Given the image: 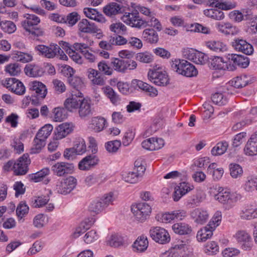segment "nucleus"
<instances>
[{
    "instance_id": "34",
    "label": "nucleus",
    "mask_w": 257,
    "mask_h": 257,
    "mask_svg": "<svg viewBox=\"0 0 257 257\" xmlns=\"http://www.w3.org/2000/svg\"><path fill=\"white\" fill-rule=\"evenodd\" d=\"M106 123V119L102 117H94L92 118L90 124V127L95 132L99 133L102 131Z\"/></svg>"
},
{
    "instance_id": "29",
    "label": "nucleus",
    "mask_w": 257,
    "mask_h": 257,
    "mask_svg": "<svg viewBox=\"0 0 257 257\" xmlns=\"http://www.w3.org/2000/svg\"><path fill=\"white\" fill-rule=\"evenodd\" d=\"M143 39L147 43L154 44L158 42L159 36L157 32L152 28L145 29L142 33Z\"/></svg>"
},
{
    "instance_id": "28",
    "label": "nucleus",
    "mask_w": 257,
    "mask_h": 257,
    "mask_svg": "<svg viewBox=\"0 0 257 257\" xmlns=\"http://www.w3.org/2000/svg\"><path fill=\"white\" fill-rule=\"evenodd\" d=\"M83 12L86 17L95 20L97 22L104 23L106 21L104 16L101 14H100L96 9L85 8L84 9Z\"/></svg>"
},
{
    "instance_id": "4",
    "label": "nucleus",
    "mask_w": 257,
    "mask_h": 257,
    "mask_svg": "<svg viewBox=\"0 0 257 257\" xmlns=\"http://www.w3.org/2000/svg\"><path fill=\"white\" fill-rule=\"evenodd\" d=\"M40 20L39 17L33 14H27L25 20L22 22L23 28L33 36H39L43 34L41 29L37 27Z\"/></svg>"
},
{
    "instance_id": "5",
    "label": "nucleus",
    "mask_w": 257,
    "mask_h": 257,
    "mask_svg": "<svg viewBox=\"0 0 257 257\" xmlns=\"http://www.w3.org/2000/svg\"><path fill=\"white\" fill-rule=\"evenodd\" d=\"M121 20L126 25L139 29L146 27V20L143 19L137 11L131 13L125 12L121 17Z\"/></svg>"
},
{
    "instance_id": "37",
    "label": "nucleus",
    "mask_w": 257,
    "mask_h": 257,
    "mask_svg": "<svg viewBox=\"0 0 257 257\" xmlns=\"http://www.w3.org/2000/svg\"><path fill=\"white\" fill-rule=\"evenodd\" d=\"M209 67L213 70H225L227 66L222 57L216 56L211 59Z\"/></svg>"
},
{
    "instance_id": "43",
    "label": "nucleus",
    "mask_w": 257,
    "mask_h": 257,
    "mask_svg": "<svg viewBox=\"0 0 257 257\" xmlns=\"http://www.w3.org/2000/svg\"><path fill=\"white\" fill-rule=\"evenodd\" d=\"M103 91L111 102L113 104H117L120 101V98L114 90L109 86H106L102 88Z\"/></svg>"
},
{
    "instance_id": "48",
    "label": "nucleus",
    "mask_w": 257,
    "mask_h": 257,
    "mask_svg": "<svg viewBox=\"0 0 257 257\" xmlns=\"http://www.w3.org/2000/svg\"><path fill=\"white\" fill-rule=\"evenodd\" d=\"M15 59L22 63H28L33 60V56L30 53L15 51L13 53Z\"/></svg>"
},
{
    "instance_id": "63",
    "label": "nucleus",
    "mask_w": 257,
    "mask_h": 257,
    "mask_svg": "<svg viewBox=\"0 0 257 257\" xmlns=\"http://www.w3.org/2000/svg\"><path fill=\"white\" fill-rule=\"evenodd\" d=\"M208 59V57L207 55L203 53L197 51L193 62L197 64L203 65L207 62Z\"/></svg>"
},
{
    "instance_id": "40",
    "label": "nucleus",
    "mask_w": 257,
    "mask_h": 257,
    "mask_svg": "<svg viewBox=\"0 0 257 257\" xmlns=\"http://www.w3.org/2000/svg\"><path fill=\"white\" fill-rule=\"evenodd\" d=\"M29 207L25 201H21L16 208V214L19 222H23L25 217L29 212Z\"/></svg>"
},
{
    "instance_id": "42",
    "label": "nucleus",
    "mask_w": 257,
    "mask_h": 257,
    "mask_svg": "<svg viewBox=\"0 0 257 257\" xmlns=\"http://www.w3.org/2000/svg\"><path fill=\"white\" fill-rule=\"evenodd\" d=\"M213 229L208 225L203 229L199 230L197 234V239L199 241H205L207 239L210 238L213 235Z\"/></svg>"
},
{
    "instance_id": "54",
    "label": "nucleus",
    "mask_w": 257,
    "mask_h": 257,
    "mask_svg": "<svg viewBox=\"0 0 257 257\" xmlns=\"http://www.w3.org/2000/svg\"><path fill=\"white\" fill-rule=\"evenodd\" d=\"M0 26L4 32L9 34L14 33L16 30L15 24L9 21L2 22L0 23Z\"/></svg>"
},
{
    "instance_id": "53",
    "label": "nucleus",
    "mask_w": 257,
    "mask_h": 257,
    "mask_svg": "<svg viewBox=\"0 0 257 257\" xmlns=\"http://www.w3.org/2000/svg\"><path fill=\"white\" fill-rule=\"evenodd\" d=\"M219 251V246L215 241H210L207 242L204 247V251L209 255H212L216 254Z\"/></svg>"
},
{
    "instance_id": "46",
    "label": "nucleus",
    "mask_w": 257,
    "mask_h": 257,
    "mask_svg": "<svg viewBox=\"0 0 257 257\" xmlns=\"http://www.w3.org/2000/svg\"><path fill=\"white\" fill-rule=\"evenodd\" d=\"M190 241L189 239L184 240L180 238H176L171 244V250H185L187 248V246Z\"/></svg>"
},
{
    "instance_id": "18",
    "label": "nucleus",
    "mask_w": 257,
    "mask_h": 257,
    "mask_svg": "<svg viewBox=\"0 0 257 257\" xmlns=\"http://www.w3.org/2000/svg\"><path fill=\"white\" fill-rule=\"evenodd\" d=\"M215 26L219 32L226 36L229 35H236L239 32L238 28L229 23L218 22L216 23Z\"/></svg>"
},
{
    "instance_id": "24",
    "label": "nucleus",
    "mask_w": 257,
    "mask_h": 257,
    "mask_svg": "<svg viewBox=\"0 0 257 257\" xmlns=\"http://www.w3.org/2000/svg\"><path fill=\"white\" fill-rule=\"evenodd\" d=\"M78 30L82 33L93 34L97 32V27L93 23H90L87 19H83L78 24Z\"/></svg>"
},
{
    "instance_id": "41",
    "label": "nucleus",
    "mask_w": 257,
    "mask_h": 257,
    "mask_svg": "<svg viewBox=\"0 0 257 257\" xmlns=\"http://www.w3.org/2000/svg\"><path fill=\"white\" fill-rule=\"evenodd\" d=\"M93 218H91V220L89 219H85L82 222L79 226L76 229L73 234L74 237L75 238L79 237L81 234L85 232L86 230L88 229L93 224Z\"/></svg>"
},
{
    "instance_id": "58",
    "label": "nucleus",
    "mask_w": 257,
    "mask_h": 257,
    "mask_svg": "<svg viewBox=\"0 0 257 257\" xmlns=\"http://www.w3.org/2000/svg\"><path fill=\"white\" fill-rule=\"evenodd\" d=\"M243 170L241 167L237 164H231L230 165V175L234 178L241 176Z\"/></svg>"
},
{
    "instance_id": "45",
    "label": "nucleus",
    "mask_w": 257,
    "mask_h": 257,
    "mask_svg": "<svg viewBox=\"0 0 257 257\" xmlns=\"http://www.w3.org/2000/svg\"><path fill=\"white\" fill-rule=\"evenodd\" d=\"M148 244L147 238L144 236H141L135 241L133 247L136 248L138 251L144 252L147 249Z\"/></svg>"
},
{
    "instance_id": "9",
    "label": "nucleus",
    "mask_w": 257,
    "mask_h": 257,
    "mask_svg": "<svg viewBox=\"0 0 257 257\" xmlns=\"http://www.w3.org/2000/svg\"><path fill=\"white\" fill-rule=\"evenodd\" d=\"M186 216V212L184 210H179L167 212L156 216L158 220L163 223H168L174 220H182Z\"/></svg>"
},
{
    "instance_id": "56",
    "label": "nucleus",
    "mask_w": 257,
    "mask_h": 257,
    "mask_svg": "<svg viewBox=\"0 0 257 257\" xmlns=\"http://www.w3.org/2000/svg\"><path fill=\"white\" fill-rule=\"evenodd\" d=\"M25 87L18 79H16L11 91L18 95H23L25 92Z\"/></svg>"
},
{
    "instance_id": "12",
    "label": "nucleus",
    "mask_w": 257,
    "mask_h": 257,
    "mask_svg": "<svg viewBox=\"0 0 257 257\" xmlns=\"http://www.w3.org/2000/svg\"><path fill=\"white\" fill-rule=\"evenodd\" d=\"M193 189L194 186L189 183L185 182L180 183L175 187L172 196L173 200L175 202L178 201L183 196Z\"/></svg>"
},
{
    "instance_id": "47",
    "label": "nucleus",
    "mask_w": 257,
    "mask_h": 257,
    "mask_svg": "<svg viewBox=\"0 0 257 257\" xmlns=\"http://www.w3.org/2000/svg\"><path fill=\"white\" fill-rule=\"evenodd\" d=\"M244 189L248 192L257 191V175L248 177L243 186Z\"/></svg>"
},
{
    "instance_id": "22",
    "label": "nucleus",
    "mask_w": 257,
    "mask_h": 257,
    "mask_svg": "<svg viewBox=\"0 0 257 257\" xmlns=\"http://www.w3.org/2000/svg\"><path fill=\"white\" fill-rule=\"evenodd\" d=\"M72 131V125L68 123L60 124L54 132V140H59L66 137Z\"/></svg>"
},
{
    "instance_id": "36",
    "label": "nucleus",
    "mask_w": 257,
    "mask_h": 257,
    "mask_svg": "<svg viewBox=\"0 0 257 257\" xmlns=\"http://www.w3.org/2000/svg\"><path fill=\"white\" fill-rule=\"evenodd\" d=\"M25 72L28 76L35 77L41 76L43 73V71L40 66L30 64L26 66Z\"/></svg>"
},
{
    "instance_id": "59",
    "label": "nucleus",
    "mask_w": 257,
    "mask_h": 257,
    "mask_svg": "<svg viewBox=\"0 0 257 257\" xmlns=\"http://www.w3.org/2000/svg\"><path fill=\"white\" fill-rule=\"evenodd\" d=\"M104 209L105 207L100 200L92 201L89 206V209L90 211L96 213H98Z\"/></svg>"
},
{
    "instance_id": "35",
    "label": "nucleus",
    "mask_w": 257,
    "mask_h": 257,
    "mask_svg": "<svg viewBox=\"0 0 257 257\" xmlns=\"http://www.w3.org/2000/svg\"><path fill=\"white\" fill-rule=\"evenodd\" d=\"M206 46L211 50L216 52H224L227 49L226 45L220 41H207Z\"/></svg>"
},
{
    "instance_id": "10",
    "label": "nucleus",
    "mask_w": 257,
    "mask_h": 257,
    "mask_svg": "<svg viewBox=\"0 0 257 257\" xmlns=\"http://www.w3.org/2000/svg\"><path fill=\"white\" fill-rule=\"evenodd\" d=\"M74 165L72 163L63 162H57L51 167L53 174L58 177H62L73 172Z\"/></svg>"
},
{
    "instance_id": "60",
    "label": "nucleus",
    "mask_w": 257,
    "mask_h": 257,
    "mask_svg": "<svg viewBox=\"0 0 257 257\" xmlns=\"http://www.w3.org/2000/svg\"><path fill=\"white\" fill-rule=\"evenodd\" d=\"M53 88L55 92L57 94H61L66 91V87L63 82L58 79L53 80Z\"/></svg>"
},
{
    "instance_id": "38",
    "label": "nucleus",
    "mask_w": 257,
    "mask_h": 257,
    "mask_svg": "<svg viewBox=\"0 0 257 257\" xmlns=\"http://www.w3.org/2000/svg\"><path fill=\"white\" fill-rule=\"evenodd\" d=\"M203 13L206 17L217 21L223 20L224 18V13L219 8L206 9Z\"/></svg>"
},
{
    "instance_id": "64",
    "label": "nucleus",
    "mask_w": 257,
    "mask_h": 257,
    "mask_svg": "<svg viewBox=\"0 0 257 257\" xmlns=\"http://www.w3.org/2000/svg\"><path fill=\"white\" fill-rule=\"evenodd\" d=\"M109 29L111 32L117 34H121L126 30V27L121 23L112 24Z\"/></svg>"
},
{
    "instance_id": "7",
    "label": "nucleus",
    "mask_w": 257,
    "mask_h": 257,
    "mask_svg": "<svg viewBox=\"0 0 257 257\" xmlns=\"http://www.w3.org/2000/svg\"><path fill=\"white\" fill-rule=\"evenodd\" d=\"M150 234L153 240L161 244L168 243L171 239L167 230L159 226L152 228L150 230Z\"/></svg>"
},
{
    "instance_id": "31",
    "label": "nucleus",
    "mask_w": 257,
    "mask_h": 257,
    "mask_svg": "<svg viewBox=\"0 0 257 257\" xmlns=\"http://www.w3.org/2000/svg\"><path fill=\"white\" fill-rule=\"evenodd\" d=\"M252 82L250 76L242 75L234 78L231 81V84L235 88H240L245 87L248 84L252 83Z\"/></svg>"
},
{
    "instance_id": "1",
    "label": "nucleus",
    "mask_w": 257,
    "mask_h": 257,
    "mask_svg": "<svg viewBox=\"0 0 257 257\" xmlns=\"http://www.w3.org/2000/svg\"><path fill=\"white\" fill-rule=\"evenodd\" d=\"M217 192L214 196V199L223 205L224 208L228 210L234 206L236 202L242 198L240 194L229 191L222 187H218Z\"/></svg>"
},
{
    "instance_id": "13",
    "label": "nucleus",
    "mask_w": 257,
    "mask_h": 257,
    "mask_svg": "<svg viewBox=\"0 0 257 257\" xmlns=\"http://www.w3.org/2000/svg\"><path fill=\"white\" fill-rule=\"evenodd\" d=\"M99 160L96 155L89 154L83 158L78 163V168L82 171H89L94 168Z\"/></svg>"
},
{
    "instance_id": "3",
    "label": "nucleus",
    "mask_w": 257,
    "mask_h": 257,
    "mask_svg": "<svg viewBox=\"0 0 257 257\" xmlns=\"http://www.w3.org/2000/svg\"><path fill=\"white\" fill-rule=\"evenodd\" d=\"M77 179L70 176L66 178L59 179L55 184V190L59 194L67 195L72 191L76 187Z\"/></svg>"
},
{
    "instance_id": "30",
    "label": "nucleus",
    "mask_w": 257,
    "mask_h": 257,
    "mask_svg": "<svg viewBox=\"0 0 257 257\" xmlns=\"http://www.w3.org/2000/svg\"><path fill=\"white\" fill-rule=\"evenodd\" d=\"M172 228L175 233L179 235H189L192 231L191 226L185 222L175 223Z\"/></svg>"
},
{
    "instance_id": "62",
    "label": "nucleus",
    "mask_w": 257,
    "mask_h": 257,
    "mask_svg": "<svg viewBox=\"0 0 257 257\" xmlns=\"http://www.w3.org/2000/svg\"><path fill=\"white\" fill-rule=\"evenodd\" d=\"M49 201L48 196H41L37 197L33 203V206L36 208H39L46 204Z\"/></svg>"
},
{
    "instance_id": "33",
    "label": "nucleus",
    "mask_w": 257,
    "mask_h": 257,
    "mask_svg": "<svg viewBox=\"0 0 257 257\" xmlns=\"http://www.w3.org/2000/svg\"><path fill=\"white\" fill-rule=\"evenodd\" d=\"M229 59L233 62L234 65L243 68H246L249 63V59L247 57L240 55L231 54L229 56Z\"/></svg>"
},
{
    "instance_id": "15",
    "label": "nucleus",
    "mask_w": 257,
    "mask_h": 257,
    "mask_svg": "<svg viewBox=\"0 0 257 257\" xmlns=\"http://www.w3.org/2000/svg\"><path fill=\"white\" fill-rule=\"evenodd\" d=\"M78 109L79 116L81 119H86L93 113L91 100L85 98L81 99Z\"/></svg>"
},
{
    "instance_id": "39",
    "label": "nucleus",
    "mask_w": 257,
    "mask_h": 257,
    "mask_svg": "<svg viewBox=\"0 0 257 257\" xmlns=\"http://www.w3.org/2000/svg\"><path fill=\"white\" fill-rule=\"evenodd\" d=\"M120 5L115 3H111L105 6L103 9V13L108 17L116 15L120 12Z\"/></svg>"
},
{
    "instance_id": "23",
    "label": "nucleus",
    "mask_w": 257,
    "mask_h": 257,
    "mask_svg": "<svg viewBox=\"0 0 257 257\" xmlns=\"http://www.w3.org/2000/svg\"><path fill=\"white\" fill-rule=\"evenodd\" d=\"M205 198V193L201 190H197L188 198L187 205L192 207L198 206Z\"/></svg>"
},
{
    "instance_id": "17",
    "label": "nucleus",
    "mask_w": 257,
    "mask_h": 257,
    "mask_svg": "<svg viewBox=\"0 0 257 257\" xmlns=\"http://www.w3.org/2000/svg\"><path fill=\"white\" fill-rule=\"evenodd\" d=\"M58 45L51 44L49 46L39 45L35 47L36 50L39 51L40 55L47 58H53L56 56V52H57Z\"/></svg>"
},
{
    "instance_id": "32",
    "label": "nucleus",
    "mask_w": 257,
    "mask_h": 257,
    "mask_svg": "<svg viewBox=\"0 0 257 257\" xmlns=\"http://www.w3.org/2000/svg\"><path fill=\"white\" fill-rule=\"evenodd\" d=\"M87 73L88 78L93 84L103 85L104 84L103 78L97 70L89 68Z\"/></svg>"
},
{
    "instance_id": "55",
    "label": "nucleus",
    "mask_w": 257,
    "mask_h": 257,
    "mask_svg": "<svg viewBox=\"0 0 257 257\" xmlns=\"http://www.w3.org/2000/svg\"><path fill=\"white\" fill-rule=\"evenodd\" d=\"M211 99L214 103L219 105H224L227 102V98L222 93L219 92L214 93Z\"/></svg>"
},
{
    "instance_id": "2",
    "label": "nucleus",
    "mask_w": 257,
    "mask_h": 257,
    "mask_svg": "<svg viewBox=\"0 0 257 257\" xmlns=\"http://www.w3.org/2000/svg\"><path fill=\"white\" fill-rule=\"evenodd\" d=\"M172 70L186 77H191L197 75L198 71L195 67L184 59H175L171 62Z\"/></svg>"
},
{
    "instance_id": "49",
    "label": "nucleus",
    "mask_w": 257,
    "mask_h": 257,
    "mask_svg": "<svg viewBox=\"0 0 257 257\" xmlns=\"http://www.w3.org/2000/svg\"><path fill=\"white\" fill-rule=\"evenodd\" d=\"M28 171V167L27 164H23L17 160L14 163V174L16 175H23L26 174Z\"/></svg>"
},
{
    "instance_id": "19",
    "label": "nucleus",
    "mask_w": 257,
    "mask_h": 257,
    "mask_svg": "<svg viewBox=\"0 0 257 257\" xmlns=\"http://www.w3.org/2000/svg\"><path fill=\"white\" fill-rule=\"evenodd\" d=\"M53 129V127L50 124H45L42 127L37 133L34 139L36 145H40V144L44 143L51 134Z\"/></svg>"
},
{
    "instance_id": "61",
    "label": "nucleus",
    "mask_w": 257,
    "mask_h": 257,
    "mask_svg": "<svg viewBox=\"0 0 257 257\" xmlns=\"http://www.w3.org/2000/svg\"><path fill=\"white\" fill-rule=\"evenodd\" d=\"M68 81L71 86L76 89L81 88L83 85L81 78L76 76L73 75L69 77Z\"/></svg>"
},
{
    "instance_id": "16",
    "label": "nucleus",
    "mask_w": 257,
    "mask_h": 257,
    "mask_svg": "<svg viewBox=\"0 0 257 257\" xmlns=\"http://www.w3.org/2000/svg\"><path fill=\"white\" fill-rule=\"evenodd\" d=\"M232 46L236 51L247 55H251L253 51L252 45L242 39H235L232 42Z\"/></svg>"
},
{
    "instance_id": "44",
    "label": "nucleus",
    "mask_w": 257,
    "mask_h": 257,
    "mask_svg": "<svg viewBox=\"0 0 257 257\" xmlns=\"http://www.w3.org/2000/svg\"><path fill=\"white\" fill-rule=\"evenodd\" d=\"M50 170L48 167L44 168L39 171L35 173H32L29 175L30 180L34 182H39L41 181L45 176L49 175Z\"/></svg>"
},
{
    "instance_id": "25",
    "label": "nucleus",
    "mask_w": 257,
    "mask_h": 257,
    "mask_svg": "<svg viewBox=\"0 0 257 257\" xmlns=\"http://www.w3.org/2000/svg\"><path fill=\"white\" fill-rule=\"evenodd\" d=\"M30 89L35 91L37 95L41 98H44L47 93L46 86L41 82L34 81L29 83Z\"/></svg>"
},
{
    "instance_id": "6",
    "label": "nucleus",
    "mask_w": 257,
    "mask_h": 257,
    "mask_svg": "<svg viewBox=\"0 0 257 257\" xmlns=\"http://www.w3.org/2000/svg\"><path fill=\"white\" fill-rule=\"evenodd\" d=\"M110 65L112 70L121 73L125 72L127 69H135L137 66L136 62L134 60H125L116 58H111Z\"/></svg>"
},
{
    "instance_id": "21",
    "label": "nucleus",
    "mask_w": 257,
    "mask_h": 257,
    "mask_svg": "<svg viewBox=\"0 0 257 257\" xmlns=\"http://www.w3.org/2000/svg\"><path fill=\"white\" fill-rule=\"evenodd\" d=\"M209 215L207 210L201 208H196L191 212V216L194 221L200 224L206 223L209 218Z\"/></svg>"
},
{
    "instance_id": "50",
    "label": "nucleus",
    "mask_w": 257,
    "mask_h": 257,
    "mask_svg": "<svg viewBox=\"0 0 257 257\" xmlns=\"http://www.w3.org/2000/svg\"><path fill=\"white\" fill-rule=\"evenodd\" d=\"M54 114L53 120L56 122H61L66 118L65 110L64 108L57 107L53 110Z\"/></svg>"
},
{
    "instance_id": "27",
    "label": "nucleus",
    "mask_w": 257,
    "mask_h": 257,
    "mask_svg": "<svg viewBox=\"0 0 257 257\" xmlns=\"http://www.w3.org/2000/svg\"><path fill=\"white\" fill-rule=\"evenodd\" d=\"M80 95L79 96L72 94L71 96L67 98L64 102V106L68 111L72 112L74 110L78 108L79 105L81 101Z\"/></svg>"
},
{
    "instance_id": "51",
    "label": "nucleus",
    "mask_w": 257,
    "mask_h": 257,
    "mask_svg": "<svg viewBox=\"0 0 257 257\" xmlns=\"http://www.w3.org/2000/svg\"><path fill=\"white\" fill-rule=\"evenodd\" d=\"M5 71L11 76H16L19 74L21 71L20 65L18 63H11L5 67Z\"/></svg>"
},
{
    "instance_id": "20",
    "label": "nucleus",
    "mask_w": 257,
    "mask_h": 257,
    "mask_svg": "<svg viewBox=\"0 0 257 257\" xmlns=\"http://www.w3.org/2000/svg\"><path fill=\"white\" fill-rule=\"evenodd\" d=\"M87 146H74L66 149L64 152L63 156L68 160H73L76 156L82 155L86 152Z\"/></svg>"
},
{
    "instance_id": "11",
    "label": "nucleus",
    "mask_w": 257,
    "mask_h": 257,
    "mask_svg": "<svg viewBox=\"0 0 257 257\" xmlns=\"http://www.w3.org/2000/svg\"><path fill=\"white\" fill-rule=\"evenodd\" d=\"M148 77L152 82L159 86L166 85L169 82L166 73L158 70H150L148 73Z\"/></svg>"
},
{
    "instance_id": "14",
    "label": "nucleus",
    "mask_w": 257,
    "mask_h": 257,
    "mask_svg": "<svg viewBox=\"0 0 257 257\" xmlns=\"http://www.w3.org/2000/svg\"><path fill=\"white\" fill-rule=\"evenodd\" d=\"M235 237L243 249L249 250L251 249L252 246L251 237L245 231L240 230L237 231L235 235Z\"/></svg>"
},
{
    "instance_id": "52",
    "label": "nucleus",
    "mask_w": 257,
    "mask_h": 257,
    "mask_svg": "<svg viewBox=\"0 0 257 257\" xmlns=\"http://www.w3.org/2000/svg\"><path fill=\"white\" fill-rule=\"evenodd\" d=\"M222 220V213L220 211H217L214 214L208 225L213 229H215L217 226L219 225Z\"/></svg>"
},
{
    "instance_id": "26",
    "label": "nucleus",
    "mask_w": 257,
    "mask_h": 257,
    "mask_svg": "<svg viewBox=\"0 0 257 257\" xmlns=\"http://www.w3.org/2000/svg\"><path fill=\"white\" fill-rule=\"evenodd\" d=\"M239 216L241 219L244 220H250L257 218V208L254 209L251 205H245L241 208Z\"/></svg>"
},
{
    "instance_id": "57",
    "label": "nucleus",
    "mask_w": 257,
    "mask_h": 257,
    "mask_svg": "<svg viewBox=\"0 0 257 257\" xmlns=\"http://www.w3.org/2000/svg\"><path fill=\"white\" fill-rule=\"evenodd\" d=\"M146 22L147 23L146 24V27L148 26L153 27L159 32L161 31L162 29L161 23L154 15L150 17L148 20H146Z\"/></svg>"
},
{
    "instance_id": "8",
    "label": "nucleus",
    "mask_w": 257,
    "mask_h": 257,
    "mask_svg": "<svg viewBox=\"0 0 257 257\" xmlns=\"http://www.w3.org/2000/svg\"><path fill=\"white\" fill-rule=\"evenodd\" d=\"M131 210L138 220L143 221L151 213V208L148 204L140 202L133 205Z\"/></svg>"
}]
</instances>
